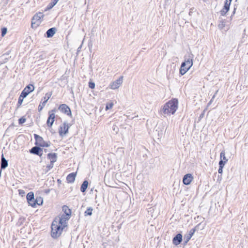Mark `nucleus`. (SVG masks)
Listing matches in <instances>:
<instances>
[{
  "label": "nucleus",
  "mask_w": 248,
  "mask_h": 248,
  "mask_svg": "<svg viewBox=\"0 0 248 248\" xmlns=\"http://www.w3.org/2000/svg\"><path fill=\"white\" fill-rule=\"evenodd\" d=\"M65 217H57L51 224V236L54 239L58 238L62 234L64 228L67 226Z\"/></svg>",
  "instance_id": "obj_1"
},
{
  "label": "nucleus",
  "mask_w": 248,
  "mask_h": 248,
  "mask_svg": "<svg viewBox=\"0 0 248 248\" xmlns=\"http://www.w3.org/2000/svg\"><path fill=\"white\" fill-rule=\"evenodd\" d=\"M178 102L174 99L167 102L162 108L161 112L164 114H173L178 108Z\"/></svg>",
  "instance_id": "obj_2"
},
{
  "label": "nucleus",
  "mask_w": 248,
  "mask_h": 248,
  "mask_svg": "<svg viewBox=\"0 0 248 248\" xmlns=\"http://www.w3.org/2000/svg\"><path fill=\"white\" fill-rule=\"evenodd\" d=\"M193 65L192 58L189 56L188 58H185V62L182 63L180 69V74L181 75H184L186 72L190 69Z\"/></svg>",
  "instance_id": "obj_3"
},
{
  "label": "nucleus",
  "mask_w": 248,
  "mask_h": 248,
  "mask_svg": "<svg viewBox=\"0 0 248 248\" xmlns=\"http://www.w3.org/2000/svg\"><path fill=\"white\" fill-rule=\"evenodd\" d=\"M34 139L35 140V144L37 146L40 147H48L50 144L45 141L43 139V138L37 134H34Z\"/></svg>",
  "instance_id": "obj_4"
},
{
  "label": "nucleus",
  "mask_w": 248,
  "mask_h": 248,
  "mask_svg": "<svg viewBox=\"0 0 248 248\" xmlns=\"http://www.w3.org/2000/svg\"><path fill=\"white\" fill-rule=\"evenodd\" d=\"M123 76L120 77L116 80L112 81L109 84V88L112 90L118 89L123 84Z\"/></svg>",
  "instance_id": "obj_5"
},
{
  "label": "nucleus",
  "mask_w": 248,
  "mask_h": 248,
  "mask_svg": "<svg viewBox=\"0 0 248 248\" xmlns=\"http://www.w3.org/2000/svg\"><path fill=\"white\" fill-rule=\"evenodd\" d=\"M55 111L56 109H53L48 112L49 116L47 120L46 124L49 127H51L54 123L55 118Z\"/></svg>",
  "instance_id": "obj_6"
},
{
  "label": "nucleus",
  "mask_w": 248,
  "mask_h": 248,
  "mask_svg": "<svg viewBox=\"0 0 248 248\" xmlns=\"http://www.w3.org/2000/svg\"><path fill=\"white\" fill-rule=\"evenodd\" d=\"M69 128V125L67 122H64L62 125H61L59 130V135L61 137H63L66 135Z\"/></svg>",
  "instance_id": "obj_7"
},
{
  "label": "nucleus",
  "mask_w": 248,
  "mask_h": 248,
  "mask_svg": "<svg viewBox=\"0 0 248 248\" xmlns=\"http://www.w3.org/2000/svg\"><path fill=\"white\" fill-rule=\"evenodd\" d=\"M44 15L42 13L39 12L35 14L32 17L31 25L37 24L38 25L41 23V19L43 18Z\"/></svg>",
  "instance_id": "obj_8"
},
{
  "label": "nucleus",
  "mask_w": 248,
  "mask_h": 248,
  "mask_svg": "<svg viewBox=\"0 0 248 248\" xmlns=\"http://www.w3.org/2000/svg\"><path fill=\"white\" fill-rule=\"evenodd\" d=\"M34 90V87L32 84H29L22 91L21 94L22 97H26L30 93Z\"/></svg>",
  "instance_id": "obj_9"
},
{
  "label": "nucleus",
  "mask_w": 248,
  "mask_h": 248,
  "mask_svg": "<svg viewBox=\"0 0 248 248\" xmlns=\"http://www.w3.org/2000/svg\"><path fill=\"white\" fill-rule=\"evenodd\" d=\"M59 109L62 112L64 113L68 116H71L72 115L70 108L67 105L65 104L60 105Z\"/></svg>",
  "instance_id": "obj_10"
},
{
  "label": "nucleus",
  "mask_w": 248,
  "mask_h": 248,
  "mask_svg": "<svg viewBox=\"0 0 248 248\" xmlns=\"http://www.w3.org/2000/svg\"><path fill=\"white\" fill-rule=\"evenodd\" d=\"M30 152L32 154L38 155L39 156H41L43 155V150L38 146L32 147L30 150Z\"/></svg>",
  "instance_id": "obj_11"
},
{
  "label": "nucleus",
  "mask_w": 248,
  "mask_h": 248,
  "mask_svg": "<svg viewBox=\"0 0 248 248\" xmlns=\"http://www.w3.org/2000/svg\"><path fill=\"white\" fill-rule=\"evenodd\" d=\"M193 177L192 174L188 173L184 175L183 179V183L186 185H188L192 181Z\"/></svg>",
  "instance_id": "obj_12"
},
{
  "label": "nucleus",
  "mask_w": 248,
  "mask_h": 248,
  "mask_svg": "<svg viewBox=\"0 0 248 248\" xmlns=\"http://www.w3.org/2000/svg\"><path fill=\"white\" fill-rule=\"evenodd\" d=\"M182 241V235L180 233L177 234L172 240L173 244L176 246L180 244Z\"/></svg>",
  "instance_id": "obj_13"
},
{
  "label": "nucleus",
  "mask_w": 248,
  "mask_h": 248,
  "mask_svg": "<svg viewBox=\"0 0 248 248\" xmlns=\"http://www.w3.org/2000/svg\"><path fill=\"white\" fill-rule=\"evenodd\" d=\"M76 175V172H72L69 174L66 177V180L67 182L69 183H74L75 180Z\"/></svg>",
  "instance_id": "obj_14"
},
{
  "label": "nucleus",
  "mask_w": 248,
  "mask_h": 248,
  "mask_svg": "<svg viewBox=\"0 0 248 248\" xmlns=\"http://www.w3.org/2000/svg\"><path fill=\"white\" fill-rule=\"evenodd\" d=\"M47 158L50 159V163L54 164L57 160V154L56 153H49L47 154Z\"/></svg>",
  "instance_id": "obj_15"
},
{
  "label": "nucleus",
  "mask_w": 248,
  "mask_h": 248,
  "mask_svg": "<svg viewBox=\"0 0 248 248\" xmlns=\"http://www.w3.org/2000/svg\"><path fill=\"white\" fill-rule=\"evenodd\" d=\"M8 166V161L4 157L3 155H1V170L5 169Z\"/></svg>",
  "instance_id": "obj_16"
},
{
  "label": "nucleus",
  "mask_w": 248,
  "mask_h": 248,
  "mask_svg": "<svg viewBox=\"0 0 248 248\" xmlns=\"http://www.w3.org/2000/svg\"><path fill=\"white\" fill-rule=\"evenodd\" d=\"M56 29L55 28H51L48 29L46 32L47 37L50 38L52 37L56 33Z\"/></svg>",
  "instance_id": "obj_17"
},
{
  "label": "nucleus",
  "mask_w": 248,
  "mask_h": 248,
  "mask_svg": "<svg viewBox=\"0 0 248 248\" xmlns=\"http://www.w3.org/2000/svg\"><path fill=\"white\" fill-rule=\"evenodd\" d=\"M220 160L224 162V165L228 161V159L225 156V153L224 151H221L220 154Z\"/></svg>",
  "instance_id": "obj_18"
},
{
  "label": "nucleus",
  "mask_w": 248,
  "mask_h": 248,
  "mask_svg": "<svg viewBox=\"0 0 248 248\" xmlns=\"http://www.w3.org/2000/svg\"><path fill=\"white\" fill-rule=\"evenodd\" d=\"M88 182L86 180H85L81 185L80 187V190L82 192H84L88 187Z\"/></svg>",
  "instance_id": "obj_19"
},
{
  "label": "nucleus",
  "mask_w": 248,
  "mask_h": 248,
  "mask_svg": "<svg viewBox=\"0 0 248 248\" xmlns=\"http://www.w3.org/2000/svg\"><path fill=\"white\" fill-rule=\"evenodd\" d=\"M34 195L32 192H30L27 194V201H31V200H34Z\"/></svg>",
  "instance_id": "obj_20"
},
{
  "label": "nucleus",
  "mask_w": 248,
  "mask_h": 248,
  "mask_svg": "<svg viewBox=\"0 0 248 248\" xmlns=\"http://www.w3.org/2000/svg\"><path fill=\"white\" fill-rule=\"evenodd\" d=\"M232 0H226L224 3V8L227 11H229L230 9V6Z\"/></svg>",
  "instance_id": "obj_21"
},
{
  "label": "nucleus",
  "mask_w": 248,
  "mask_h": 248,
  "mask_svg": "<svg viewBox=\"0 0 248 248\" xmlns=\"http://www.w3.org/2000/svg\"><path fill=\"white\" fill-rule=\"evenodd\" d=\"M35 200L36 205H41L43 204V200L41 197H37Z\"/></svg>",
  "instance_id": "obj_22"
},
{
  "label": "nucleus",
  "mask_w": 248,
  "mask_h": 248,
  "mask_svg": "<svg viewBox=\"0 0 248 248\" xmlns=\"http://www.w3.org/2000/svg\"><path fill=\"white\" fill-rule=\"evenodd\" d=\"M219 169L218 170V172L219 173L221 174L223 171V168L224 166V163L222 162V161H219Z\"/></svg>",
  "instance_id": "obj_23"
},
{
  "label": "nucleus",
  "mask_w": 248,
  "mask_h": 248,
  "mask_svg": "<svg viewBox=\"0 0 248 248\" xmlns=\"http://www.w3.org/2000/svg\"><path fill=\"white\" fill-rule=\"evenodd\" d=\"M50 98V95L48 96L47 98L42 103V105H39L38 106V110L39 111H40L43 108V107L45 106L46 103L47 102V100Z\"/></svg>",
  "instance_id": "obj_24"
},
{
  "label": "nucleus",
  "mask_w": 248,
  "mask_h": 248,
  "mask_svg": "<svg viewBox=\"0 0 248 248\" xmlns=\"http://www.w3.org/2000/svg\"><path fill=\"white\" fill-rule=\"evenodd\" d=\"M93 210V209L92 207H88L84 212L85 216H91L92 215Z\"/></svg>",
  "instance_id": "obj_25"
},
{
  "label": "nucleus",
  "mask_w": 248,
  "mask_h": 248,
  "mask_svg": "<svg viewBox=\"0 0 248 248\" xmlns=\"http://www.w3.org/2000/svg\"><path fill=\"white\" fill-rule=\"evenodd\" d=\"M54 167V164L50 162V164L47 165L45 169L44 170L46 173L49 170H50L51 169H52Z\"/></svg>",
  "instance_id": "obj_26"
},
{
  "label": "nucleus",
  "mask_w": 248,
  "mask_h": 248,
  "mask_svg": "<svg viewBox=\"0 0 248 248\" xmlns=\"http://www.w3.org/2000/svg\"><path fill=\"white\" fill-rule=\"evenodd\" d=\"M59 0H52V1L47 6L48 9L52 8L58 1Z\"/></svg>",
  "instance_id": "obj_27"
},
{
  "label": "nucleus",
  "mask_w": 248,
  "mask_h": 248,
  "mask_svg": "<svg viewBox=\"0 0 248 248\" xmlns=\"http://www.w3.org/2000/svg\"><path fill=\"white\" fill-rule=\"evenodd\" d=\"M24 98L25 97H23V96L22 97V95L21 94L20 95V96L19 97V98H18L17 104V108L19 107L21 105Z\"/></svg>",
  "instance_id": "obj_28"
},
{
  "label": "nucleus",
  "mask_w": 248,
  "mask_h": 248,
  "mask_svg": "<svg viewBox=\"0 0 248 248\" xmlns=\"http://www.w3.org/2000/svg\"><path fill=\"white\" fill-rule=\"evenodd\" d=\"M31 201H28L29 204L33 207H35L36 205V202H35V200L34 199V200H31Z\"/></svg>",
  "instance_id": "obj_29"
},
{
  "label": "nucleus",
  "mask_w": 248,
  "mask_h": 248,
  "mask_svg": "<svg viewBox=\"0 0 248 248\" xmlns=\"http://www.w3.org/2000/svg\"><path fill=\"white\" fill-rule=\"evenodd\" d=\"M191 237L188 234L186 235H185L184 237V242L185 244H186L189 240L191 239Z\"/></svg>",
  "instance_id": "obj_30"
},
{
  "label": "nucleus",
  "mask_w": 248,
  "mask_h": 248,
  "mask_svg": "<svg viewBox=\"0 0 248 248\" xmlns=\"http://www.w3.org/2000/svg\"><path fill=\"white\" fill-rule=\"evenodd\" d=\"M26 119L24 117H22L20 118V119H19L18 123H19V124H24L26 122Z\"/></svg>",
  "instance_id": "obj_31"
},
{
  "label": "nucleus",
  "mask_w": 248,
  "mask_h": 248,
  "mask_svg": "<svg viewBox=\"0 0 248 248\" xmlns=\"http://www.w3.org/2000/svg\"><path fill=\"white\" fill-rule=\"evenodd\" d=\"M196 231V229L195 228H193L192 229H191L189 232V233L188 234V235L190 236L191 237L192 236H193V235L194 234L195 232Z\"/></svg>",
  "instance_id": "obj_32"
},
{
  "label": "nucleus",
  "mask_w": 248,
  "mask_h": 248,
  "mask_svg": "<svg viewBox=\"0 0 248 248\" xmlns=\"http://www.w3.org/2000/svg\"><path fill=\"white\" fill-rule=\"evenodd\" d=\"M218 28L220 29H223L225 26V23L223 21H221L220 23L218 24Z\"/></svg>",
  "instance_id": "obj_33"
},
{
  "label": "nucleus",
  "mask_w": 248,
  "mask_h": 248,
  "mask_svg": "<svg viewBox=\"0 0 248 248\" xmlns=\"http://www.w3.org/2000/svg\"><path fill=\"white\" fill-rule=\"evenodd\" d=\"M228 11H227L223 7V9L220 11V14L221 16H224L225 14L228 12Z\"/></svg>",
  "instance_id": "obj_34"
},
{
  "label": "nucleus",
  "mask_w": 248,
  "mask_h": 248,
  "mask_svg": "<svg viewBox=\"0 0 248 248\" xmlns=\"http://www.w3.org/2000/svg\"><path fill=\"white\" fill-rule=\"evenodd\" d=\"M7 32V29L3 28L1 29V35L3 36Z\"/></svg>",
  "instance_id": "obj_35"
},
{
  "label": "nucleus",
  "mask_w": 248,
  "mask_h": 248,
  "mask_svg": "<svg viewBox=\"0 0 248 248\" xmlns=\"http://www.w3.org/2000/svg\"><path fill=\"white\" fill-rule=\"evenodd\" d=\"M89 86L91 89H93L95 87V84L93 82H90L89 83Z\"/></svg>",
  "instance_id": "obj_36"
},
{
  "label": "nucleus",
  "mask_w": 248,
  "mask_h": 248,
  "mask_svg": "<svg viewBox=\"0 0 248 248\" xmlns=\"http://www.w3.org/2000/svg\"><path fill=\"white\" fill-rule=\"evenodd\" d=\"M19 194L23 196L25 194V191L23 190L19 189L18 190Z\"/></svg>",
  "instance_id": "obj_37"
},
{
  "label": "nucleus",
  "mask_w": 248,
  "mask_h": 248,
  "mask_svg": "<svg viewBox=\"0 0 248 248\" xmlns=\"http://www.w3.org/2000/svg\"><path fill=\"white\" fill-rule=\"evenodd\" d=\"M217 92H218V90H217V91L215 93V94H214V95L213 96V97H212V98L211 100H210V101L209 102V104L211 103L212 101H213V99L215 97V96H216V94H217Z\"/></svg>",
  "instance_id": "obj_38"
},
{
  "label": "nucleus",
  "mask_w": 248,
  "mask_h": 248,
  "mask_svg": "<svg viewBox=\"0 0 248 248\" xmlns=\"http://www.w3.org/2000/svg\"><path fill=\"white\" fill-rule=\"evenodd\" d=\"M113 106V103H109V109L111 108Z\"/></svg>",
  "instance_id": "obj_39"
},
{
  "label": "nucleus",
  "mask_w": 248,
  "mask_h": 248,
  "mask_svg": "<svg viewBox=\"0 0 248 248\" xmlns=\"http://www.w3.org/2000/svg\"><path fill=\"white\" fill-rule=\"evenodd\" d=\"M108 108H109L108 103H107L106 105V109L108 110Z\"/></svg>",
  "instance_id": "obj_40"
},
{
  "label": "nucleus",
  "mask_w": 248,
  "mask_h": 248,
  "mask_svg": "<svg viewBox=\"0 0 248 248\" xmlns=\"http://www.w3.org/2000/svg\"><path fill=\"white\" fill-rule=\"evenodd\" d=\"M57 183H58L59 184H61V183H62V181H61L60 179H58V180H57Z\"/></svg>",
  "instance_id": "obj_41"
},
{
  "label": "nucleus",
  "mask_w": 248,
  "mask_h": 248,
  "mask_svg": "<svg viewBox=\"0 0 248 248\" xmlns=\"http://www.w3.org/2000/svg\"><path fill=\"white\" fill-rule=\"evenodd\" d=\"M192 12L191 9L190 11L189 12V15L190 16H191L192 15Z\"/></svg>",
  "instance_id": "obj_42"
},
{
  "label": "nucleus",
  "mask_w": 248,
  "mask_h": 248,
  "mask_svg": "<svg viewBox=\"0 0 248 248\" xmlns=\"http://www.w3.org/2000/svg\"><path fill=\"white\" fill-rule=\"evenodd\" d=\"M49 189H47L46 190V193H48L49 192Z\"/></svg>",
  "instance_id": "obj_43"
},
{
  "label": "nucleus",
  "mask_w": 248,
  "mask_h": 248,
  "mask_svg": "<svg viewBox=\"0 0 248 248\" xmlns=\"http://www.w3.org/2000/svg\"><path fill=\"white\" fill-rule=\"evenodd\" d=\"M235 9L234 8V10L233 11L232 14L234 15L235 14Z\"/></svg>",
  "instance_id": "obj_44"
},
{
  "label": "nucleus",
  "mask_w": 248,
  "mask_h": 248,
  "mask_svg": "<svg viewBox=\"0 0 248 248\" xmlns=\"http://www.w3.org/2000/svg\"><path fill=\"white\" fill-rule=\"evenodd\" d=\"M1 170H0V177H1Z\"/></svg>",
  "instance_id": "obj_45"
},
{
  "label": "nucleus",
  "mask_w": 248,
  "mask_h": 248,
  "mask_svg": "<svg viewBox=\"0 0 248 248\" xmlns=\"http://www.w3.org/2000/svg\"><path fill=\"white\" fill-rule=\"evenodd\" d=\"M70 213H66V214L67 215H70Z\"/></svg>",
  "instance_id": "obj_46"
},
{
  "label": "nucleus",
  "mask_w": 248,
  "mask_h": 248,
  "mask_svg": "<svg viewBox=\"0 0 248 248\" xmlns=\"http://www.w3.org/2000/svg\"><path fill=\"white\" fill-rule=\"evenodd\" d=\"M106 174L105 176V181H106Z\"/></svg>",
  "instance_id": "obj_47"
},
{
  "label": "nucleus",
  "mask_w": 248,
  "mask_h": 248,
  "mask_svg": "<svg viewBox=\"0 0 248 248\" xmlns=\"http://www.w3.org/2000/svg\"><path fill=\"white\" fill-rule=\"evenodd\" d=\"M68 211H69V213H71V212L70 211V209H68Z\"/></svg>",
  "instance_id": "obj_48"
}]
</instances>
